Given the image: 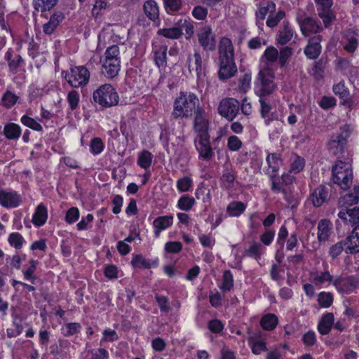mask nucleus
<instances>
[{
    "mask_svg": "<svg viewBox=\"0 0 359 359\" xmlns=\"http://www.w3.org/2000/svg\"><path fill=\"white\" fill-rule=\"evenodd\" d=\"M199 103L198 97L193 93L180 92L173 103L172 116L175 118H188L196 113Z\"/></svg>",
    "mask_w": 359,
    "mask_h": 359,
    "instance_id": "nucleus-1",
    "label": "nucleus"
},
{
    "mask_svg": "<svg viewBox=\"0 0 359 359\" xmlns=\"http://www.w3.org/2000/svg\"><path fill=\"white\" fill-rule=\"evenodd\" d=\"M102 72L108 78L115 77L121 67L120 50L117 45L109 46L101 59Z\"/></svg>",
    "mask_w": 359,
    "mask_h": 359,
    "instance_id": "nucleus-2",
    "label": "nucleus"
},
{
    "mask_svg": "<svg viewBox=\"0 0 359 359\" xmlns=\"http://www.w3.org/2000/svg\"><path fill=\"white\" fill-rule=\"evenodd\" d=\"M94 101L104 108L116 106L119 101L118 95L114 86L109 83L101 85L93 93Z\"/></svg>",
    "mask_w": 359,
    "mask_h": 359,
    "instance_id": "nucleus-3",
    "label": "nucleus"
},
{
    "mask_svg": "<svg viewBox=\"0 0 359 359\" xmlns=\"http://www.w3.org/2000/svg\"><path fill=\"white\" fill-rule=\"evenodd\" d=\"M348 163L341 161H337L332 169V180L334 184L346 190L352 183V170Z\"/></svg>",
    "mask_w": 359,
    "mask_h": 359,
    "instance_id": "nucleus-4",
    "label": "nucleus"
},
{
    "mask_svg": "<svg viewBox=\"0 0 359 359\" xmlns=\"http://www.w3.org/2000/svg\"><path fill=\"white\" fill-rule=\"evenodd\" d=\"M257 79L260 81V88L257 90V95L259 97L271 95L276 89V86L273 83L274 72L271 68L261 69Z\"/></svg>",
    "mask_w": 359,
    "mask_h": 359,
    "instance_id": "nucleus-5",
    "label": "nucleus"
},
{
    "mask_svg": "<svg viewBox=\"0 0 359 359\" xmlns=\"http://www.w3.org/2000/svg\"><path fill=\"white\" fill-rule=\"evenodd\" d=\"M65 79L74 88L85 86L89 81L90 72L84 66H75L66 74Z\"/></svg>",
    "mask_w": 359,
    "mask_h": 359,
    "instance_id": "nucleus-6",
    "label": "nucleus"
},
{
    "mask_svg": "<svg viewBox=\"0 0 359 359\" xmlns=\"http://www.w3.org/2000/svg\"><path fill=\"white\" fill-rule=\"evenodd\" d=\"M318 16L323 20L325 27H328L336 19V13L332 9V0H314Z\"/></svg>",
    "mask_w": 359,
    "mask_h": 359,
    "instance_id": "nucleus-7",
    "label": "nucleus"
},
{
    "mask_svg": "<svg viewBox=\"0 0 359 359\" xmlns=\"http://www.w3.org/2000/svg\"><path fill=\"white\" fill-rule=\"evenodd\" d=\"M333 285L341 294H351L359 289V276H339L333 281Z\"/></svg>",
    "mask_w": 359,
    "mask_h": 359,
    "instance_id": "nucleus-8",
    "label": "nucleus"
},
{
    "mask_svg": "<svg viewBox=\"0 0 359 359\" xmlns=\"http://www.w3.org/2000/svg\"><path fill=\"white\" fill-rule=\"evenodd\" d=\"M22 203V196L13 189H0V205L5 208H15Z\"/></svg>",
    "mask_w": 359,
    "mask_h": 359,
    "instance_id": "nucleus-9",
    "label": "nucleus"
},
{
    "mask_svg": "<svg viewBox=\"0 0 359 359\" xmlns=\"http://www.w3.org/2000/svg\"><path fill=\"white\" fill-rule=\"evenodd\" d=\"M194 129L197 133V136L208 135V120L204 109L198 107L195 113L194 121Z\"/></svg>",
    "mask_w": 359,
    "mask_h": 359,
    "instance_id": "nucleus-10",
    "label": "nucleus"
},
{
    "mask_svg": "<svg viewBox=\"0 0 359 359\" xmlns=\"http://www.w3.org/2000/svg\"><path fill=\"white\" fill-rule=\"evenodd\" d=\"M195 147L201 158L208 161L212 158L213 154L209 135L197 136L195 139Z\"/></svg>",
    "mask_w": 359,
    "mask_h": 359,
    "instance_id": "nucleus-11",
    "label": "nucleus"
},
{
    "mask_svg": "<svg viewBox=\"0 0 359 359\" xmlns=\"http://www.w3.org/2000/svg\"><path fill=\"white\" fill-rule=\"evenodd\" d=\"M297 21L304 36H308L311 33L316 34L323 30L320 22L312 17H306L303 19L298 18Z\"/></svg>",
    "mask_w": 359,
    "mask_h": 359,
    "instance_id": "nucleus-12",
    "label": "nucleus"
},
{
    "mask_svg": "<svg viewBox=\"0 0 359 359\" xmlns=\"http://www.w3.org/2000/svg\"><path fill=\"white\" fill-rule=\"evenodd\" d=\"M321 41L322 36L320 35L314 36L309 39L308 43L304 50V53L308 59L316 60L319 57L322 50Z\"/></svg>",
    "mask_w": 359,
    "mask_h": 359,
    "instance_id": "nucleus-13",
    "label": "nucleus"
},
{
    "mask_svg": "<svg viewBox=\"0 0 359 359\" xmlns=\"http://www.w3.org/2000/svg\"><path fill=\"white\" fill-rule=\"evenodd\" d=\"M333 92L335 95H338L341 99V104L346 107L349 111L353 108V100L350 94V92L344 85V82H339L333 86Z\"/></svg>",
    "mask_w": 359,
    "mask_h": 359,
    "instance_id": "nucleus-14",
    "label": "nucleus"
},
{
    "mask_svg": "<svg viewBox=\"0 0 359 359\" xmlns=\"http://www.w3.org/2000/svg\"><path fill=\"white\" fill-rule=\"evenodd\" d=\"M331 188L332 186L330 184L328 186L322 184L313 190L311 195V198L312 203L315 207L321 206L329 199Z\"/></svg>",
    "mask_w": 359,
    "mask_h": 359,
    "instance_id": "nucleus-15",
    "label": "nucleus"
},
{
    "mask_svg": "<svg viewBox=\"0 0 359 359\" xmlns=\"http://www.w3.org/2000/svg\"><path fill=\"white\" fill-rule=\"evenodd\" d=\"M198 41L201 46L205 50H214L216 41L212 36L210 27L205 26L201 28L198 34Z\"/></svg>",
    "mask_w": 359,
    "mask_h": 359,
    "instance_id": "nucleus-16",
    "label": "nucleus"
},
{
    "mask_svg": "<svg viewBox=\"0 0 359 359\" xmlns=\"http://www.w3.org/2000/svg\"><path fill=\"white\" fill-rule=\"evenodd\" d=\"M346 243L345 252L355 254L359 252V225H356L351 233L344 240Z\"/></svg>",
    "mask_w": 359,
    "mask_h": 359,
    "instance_id": "nucleus-17",
    "label": "nucleus"
},
{
    "mask_svg": "<svg viewBox=\"0 0 359 359\" xmlns=\"http://www.w3.org/2000/svg\"><path fill=\"white\" fill-rule=\"evenodd\" d=\"M174 217L172 215L159 216L153 222L154 234L158 238L161 233L170 227L173 224Z\"/></svg>",
    "mask_w": 359,
    "mask_h": 359,
    "instance_id": "nucleus-18",
    "label": "nucleus"
},
{
    "mask_svg": "<svg viewBox=\"0 0 359 359\" xmlns=\"http://www.w3.org/2000/svg\"><path fill=\"white\" fill-rule=\"evenodd\" d=\"M167 50L166 45H153V53L154 62L158 69H163L167 65Z\"/></svg>",
    "mask_w": 359,
    "mask_h": 359,
    "instance_id": "nucleus-19",
    "label": "nucleus"
},
{
    "mask_svg": "<svg viewBox=\"0 0 359 359\" xmlns=\"http://www.w3.org/2000/svg\"><path fill=\"white\" fill-rule=\"evenodd\" d=\"M48 219V210L43 203H40L36 208L32 215V222L36 227L42 226L45 224Z\"/></svg>",
    "mask_w": 359,
    "mask_h": 359,
    "instance_id": "nucleus-20",
    "label": "nucleus"
},
{
    "mask_svg": "<svg viewBox=\"0 0 359 359\" xmlns=\"http://www.w3.org/2000/svg\"><path fill=\"white\" fill-rule=\"evenodd\" d=\"M4 58L8 62L11 72L13 73L18 72L20 65L22 63L21 56L16 54L12 48H8L7 50L4 55Z\"/></svg>",
    "mask_w": 359,
    "mask_h": 359,
    "instance_id": "nucleus-21",
    "label": "nucleus"
},
{
    "mask_svg": "<svg viewBox=\"0 0 359 359\" xmlns=\"http://www.w3.org/2000/svg\"><path fill=\"white\" fill-rule=\"evenodd\" d=\"M64 15L62 12L53 13L48 22L43 25V31L46 34H51L60 23L63 20Z\"/></svg>",
    "mask_w": 359,
    "mask_h": 359,
    "instance_id": "nucleus-22",
    "label": "nucleus"
},
{
    "mask_svg": "<svg viewBox=\"0 0 359 359\" xmlns=\"http://www.w3.org/2000/svg\"><path fill=\"white\" fill-rule=\"evenodd\" d=\"M153 159L152 153L149 150L143 149L137 153V164L142 169L148 170L152 165Z\"/></svg>",
    "mask_w": 359,
    "mask_h": 359,
    "instance_id": "nucleus-23",
    "label": "nucleus"
},
{
    "mask_svg": "<svg viewBox=\"0 0 359 359\" xmlns=\"http://www.w3.org/2000/svg\"><path fill=\"white\" fill-rule=\"evenodd\" d=\"M334 317L332 313H327L323 315L318 325V332L323 335L327 334L334 325Z\"/></svg>",
    "mask_w": 359,
    "mask_h": 359,
    "instance_id": "nucleus-24",
    "label": "nucleus"
},
{
    "mask_svg": "<svg viewBox=\"0 0 359 359\" xmlns=\"http://www.w3.org/2000/svg\"><path fill=\"white\" fill-rule=\"evenodd\" d=\"M239 102L236 99L226 98V119L233 121L239 111Z\"/></svg>",
    "mask_w": 359,
    "mask_h": 359,
    "instance_id": "nucleus-25",
    "label": "nucleus"
},
{
    "mask_svg": "<svg viewBox=\"0 0 359 359\" xmlns=\"http://www.w3.org/2000/svg\"><path fill=\"white\" fill-rule=\"evenodd\" d=\"M4 133L7 139L17 140L21 135L22 130L18 124L8 123L4 126Z\"/></svg>",
    "mask_w": 359,
    "mask_h": 359,
    "instance_id": "nucleus-26",
    "label": "nucleus"
},
{
    "mask_svg": "<svg viewBox=\"0 0 359 359\" xmlns=\"http://www.w3.org/2000/svg\"><path fill=\"white\" fill-rule=\"evenodd\" d=\"M183 34L181 27L176 25L170 28H161L157 31V35L164 36L170 39H180Z\"/></svg>",
    "mask_w": 359,
    "mask_h": 359,
    "instance_id": "nucleus-27",
    "label": "nucleus"
},
{
    "mask_svg": "<svg viewBox=\"0 0 359 359\" xmlns=\"http://www.w3.org/2000/svg\"><path fill=\"white\" fill-rule=\"evenodd\" d=\"M144 11L147 16L152 21L158 19L159 8L157 3L154 0H148L144 4Z\"/></svg>",
    "mask_w": 359,
    "mask_h": 359,
    "instance_id": "nucleus-28",
    "label": "nucleus"
},
{
    "mask_svg": "<svg viewBox=\"0 0 359 359\" xmlns=\"http://www.w3.org/2000/svg\"><path fill=\"white\" fill-rule=\"evenodd\" d=\"M331 222L330 220L321 219L318 225V238L320 241H325L330 236Z\"/></svg>",
    "mask_w": 359,
    "mask_h": 359,
    "instance_id": "nucleus-29",
    "label": "nucleus"
},
{
    "mask_svg": "<svg viewBox=\"0 0 359 359\" xmlns=\"http://www.w3.org/2000/svg\"><path fill=\"white\" fill-rule=\"evenodd\" d=\"M196 203L194 197L184 194L180 197L177 202L176 207L182 211L189 212Z\"/></svg>",
    "mask_w": 359,
    "mask_h": 359,
    "instance_id": "nucleus-30",
    "label": "nucleus"
},
{
    "mask_svg": "<svg viewBox=\"0 0 359 359\" xmlns=\"http://www.w3.org/2000/svg\"><path fill=\"white\" fill-rule=\"evenodd\" d=\"M58 0H34L33 6L36 11L41 14L53 9Z\"/></svg>",
    "mask_w": 359,
    "mask_h": 359,
    "instance_id": "nucleus-31",
    "label": "nucleus"
},
{
    "mask_svg": "<svg viewBox=\"0 0 359 359\" xmlns=\"http://www.w3.org/2000/svg\"><path fill=\"white\" fill-rule=\"evenodd\" d=\"M194 181L191 177L184 176L176 182V188L180 193L189 192L193 189Z\"/></svg>",
    "mask_w": 359,
    "mask_h": 359,
    "instance_id": "nucleus-32",
    "label": "nucleus"
},
{
    "mask_svg": "<svg viewBox=\"0 0 359 359\" xmlns=\"http://www.w3.org/2000/svg\"><path fill=\"white\" fill-rule=\"evenodd\" d=\"M176 25L184 29L187 38L191 37L194 34V22L189 18H180L176 22Z\"/></svg>",
    "mask_w": 359,
    "mask_h": 359,
    "instance_id": "nucleus-33",
    "label": "nucleus"
},
{
    "mask_svg": "<svg viewBox=\"0 0 359 359\" xmlns=\"http://www.w3.org/2000/svg\"><path fill=\"white\" fill-rule=\"evenodd\" d=\"M18 100L19 97L16 94L9 90H6L1 98L0 104L7 109H10L18 102Z\"/></svg>",
    "mask_w": 359,
    "mask_h": 359,
    "instance_id": "nucleus-34",
    "label": "nucleus"
},
{
    "mask_svg": "<svg viewBox=\"0 0 359 359\" xmlns=\"http://www.w3.org/2000/svg\"><path fill=\"white\" fill-rule=\"evenodd\" d=\"M246 205L241 201H232L226 207V211L231 217H238L245 210Z\"/></svg>",
    "mask_w": 359,
    "mask_h": 359,
    "instance_id": "nucleus-35",
    "label": "nucleus"
},
{
    "mask_svg": "<svg viewBox=\"0 0 359 359\" xmlns=\"http://www.w3.org/2000/svg\"><path fill=\"white\" fill-rule=\"evenodd\" d=\"M293 36V31L287 21H283V29L279 32L278 42L280 45H285L289 42Z\"/></svg>",
    "mask_w": 359,
    "mask_h": 359,
    "instance_id": "nucleus-36",
    "label": "nucleus"
},
{
    "mask_svg": "<svg viewBox=\"0 0 359 359\" xmlns=\"http://www.w3.org/2000/svg\"><path fill=\"white\" fill-rule=\"evenodd\" d=\"M38 264V261L34 259H31L29 261V266L27 269H22V273L24 276V278L29 281L31 283L34 284L36 281V276H34V273L36 270V266Z\"/></svg>",
    "mask_w": 359,
    "mask_h": 359,
    "instance_id": "nucleus-37",
    "label": "nucleus"
},
{
    "mask_svg": "<svg viewBox=\"0 0 359 359\" xmlns=\"http://www.w3.org/2000/svg\"><path fill=\"white\" fill-rule=\"evenodd\" d=\"M278 324V318L275 314L264 315L260 320L262 327L265 330H273Z\"/></svg>",
    "mask_w": 359,
    "mask_h": 359,
    "instance_id": "nucleus-38",
    "label": "nucleus"
},
{
    "mask_svg": "<svg viewBox=\"0 0 359 359\" xmlns=\"http://www.w3.org/2000/svg\"><path fill=\"white\" fill-rule=\"evenodd\" d=\"M194 67L190 64L189 66V72H191L195 70L198 79H201L205 76V69L202 65V57L198 53H195L194 55Z\"/></svg>",
    "mask_w": 359,
    "mask_h": 359,
    "instance_id": "nucleus-39",
    "label": "nucleus"
},
{
    "mask_svg": "<svg viewBox=\"0 0 359 359\" xmlns=\"http://www.w3.org/2000/svg\"><path fill=\"white\" fill-rule=\"evenodd\" d=\"M8 244L16 250H20L26 243L24 237L18 232H12L8 236Z\"/></svg>",
    "mask_w": 359,
    "mask_h": 359,
    "instance_id": "nucleus-40",
    "label": "nucleus"
},
{
    "mask_svg": "<svg viewBox=\"0 0 359 359\" xmlns=\"http://www.w3.org/2000/svg\"><path fill=\"white\" fill-rule=\"evenodd\" d=\"M164 8L168 14L173 15L179 12L182 7V0H164Z\"/></svg>",
    "mask_w": 359,
    "mask_h": 359,
    "instance_id": "nucleus-41",
    "label": "nucleus"
},
{
    "mask_svg": "<svg viewBox=\"0 0 359 359\" xmlns=\"http://www.w3.org/2000/svg\"><path fill=\"white\" fill-rule=\"evenodd\" d=\"M81 325L79 323H69L64 325L61 329L62 334L65 337H70L81 332Z\"/></svg>",
    "mask_w": 359,
    "mask_h": 359,
    "instance_id": "nucleus-42",
    "label": "nucleus"
},
{
    "mask_svg": "<svg viewBox=\"0 0 359 359\" xmlns=\"http://www.w3.org/2000/svg\"><path fill=\"white\" fill-rule=\"evenodd\" d=\"M90 152L97 156L100 154L104 149V143L100 137H93L90 142Z\"/></svg>",
    "mask_w": 359,
    "mask_h": 359,
    "instance_id": "nucleus-43",
    "label": "nucleus"
},
{
    "mask_svg": "<svg viewBox=\"0 0 359 359\" xmlns=\"http://www.w3.org/2000/svg\"><path fill=\"white\" fill-rule=\"evenodd\" d=\"M264 252L263 246L257 242L253 243L251 246L245 251V255L248 257H253L257 260L259 259Z\"/></svg>",
    "mask_w": 359,
    "mask_h": 359,
    "instance_id": "nucleus-44",
    "label": "nucleus"
},
{
    "mask_svg": "<svg viewBox=\"0 0 359 359\" xmlns=\"http://www.w3.org/2000/svg\"><path fill=\"white\" fill-rule=\"evenodd\" d=\"M87 356L89 359H109V353L104 348H92L88 351Z\"/></svg>",
    "mask_w": 359,
    "mask_h": 359,
    "instance_id": "nucleus-45",
    "label": "nucleus"
},
{
    "mask_svg": "<svg viewBox=\"0 0 359 359\" xmlns=\"http://www.w3.org/2000/svg\"><path fill=\"white\" fill-rule=\"evenodd\" d=\"M343 201L344 203L348 205L358 203L359 201V186H354L353 191L343 197Z\"/></svg>",
    "mask_w": 359,
    "mask_h": 359,
    "instance_id": "nucleus-46",
    "label": "nucleus"
},
{
    "mask_svg": "<svg viewBox=\"0 0 359 359\" xmlns=\"http://www.w3.org/2000/svg\"><path fill=\"white\" fill-rule=\"evenodd\" d=\"M280 161V155L277 153L269 154L266 157L269 167L271 168L273 172L279 170Z\"/></svg>",
    "mask_w": 359,
    "mask_h": 359,
    "instance_id": "nucleus-47",
    "label": "nucleus"
},
{
    "mask_svg": "<svg viewBox=\"0 0 359 359\" xmlns=\"http://www.w3.org/2000/svg\"><path fill=\"white\" fill-rule=\"evenodd\" d=\"M131 264L135 268L149 269L152 266L149 260L146 259L142 255H137L131 260Z\"/></svg>",
    "mask_w": 359,
    "mask_h": 359,
    "instance_id": "nucleus-48",
    "label": "nucleus"
},
{
    "mask_svg": "<svg viewBox=\"0 0 359 359\" xmlns=\"http://www.w3.org/2000/svg\"><path fill=\"white\" fill-rule=\"evenodd\" d=\"M20 121H21V123L24 126H25L34 130L39 132V131H42V130H43V128L40 123H39L34 118H32L27 115H23L21 117Z\"/></svg>",
    "mask_w": 359,
    "mask_h": 359,
    "instance_id": "nucleus-49",
    "label": "nucleus"
},
{
    "mask_svg": "<svg viewBox=\"0 0 359 359\" xmlns=\"http://www.w3.org/2000/svg\"><path fill=\"white\" fill-rule=\"evenodd\" d=\"M237 67L232 57H229L226 53V79L231 78L236 74Z\"/></svg>",
    "mask_w": 359,
    "mask_h": 359,
    "instance_id": "nucleus-50",
    "label": "nucleus"
},
{
    "mask_svg": "<svg viewBox=\"0 0 359 359\" xmlns=\"http://www.w3.org/2000/svg\"><path fill=\"white\" fill-rule=\"evenodd\" d=\"M293 49L291 47L285 46L280 49L279 64L280 67L283 68L285 66L287 61L292 56Z\"/></svg>",
    "mask_w": 359,
    "mask_h": 359,
    "instance_id": "nucleus-51",
    "label": "nucleus"
},
{
    "mask_svg": "<svg viewBox=\"0 0 359 359\" xmlns=\"http://www.w3.org/2000/svg\"><path fill=\"white\" fill-rule=\"evenodd\" d=\"M318 302L321 307L327 308L333 302V296L330 292H322L318 295Z\"/></svg>",
    "mask_w": 359,
    "mask_h": 359,
    "instance_id": "nucleus-52",
    "label": "nucleus"
},
{
    "mask_svg": "<svg viewBox=\"0 0 359 359\" xmlns=\"http://www.w3.org/2000/svg\"><path fill=\"white\" fill-rule=\"evenodd\" d=\"M119 269L114 264H107L104 268V274L108 279H116L119 277Z\"/></svg>",
    "mask_w": 359,
    "mask_h": 359,
    "instance_id": "nucleus-53",
    "label": "nucleus"
},
{
    "mask_svg": "<svg viewBox=\"0 0 359 359\" xmlns=\"http://www.w3.org/2000/svg\"><path fill=\"white\" fill-rule=\"evenodd\" d=\"M182 250V244L179 241H169L165 243L164 250L169 254H177Z\"/></svg>",
    "mask_w": 359,
    "mask_h": 359,
    "instance_id": "nucleus-54",
    "label": "nucleus"
},
{
    "mask_svg": "<svg viewBox=\"0 0 359 359\" xmlns=\"http://www.w3.org/2000/svg\"><path fill=\"white\" fill-rule=\"evenodd\" d=\"M345 241H341L330 247L329 254L332 259H335L341 253L343 250L345 251Z\"/></svg>",
    "mask_w": 359,
    "mask_h": 359,
    "instance_id": "nucleus-55",
    "label": "nucleus"
},
{
    "mask_svg": "<svg viewBox=\"0 0 359 359\" xmlns=\"http://www.w3.org/2000/svg\"><path fill=\"white\" fill-rule=\"evenodd\" d=\"M80 216V211L76 207L69 208L65 215V221L68 224L76 222Z\"/></svg>",
    "mask_w": 359,
    "mask_h": 359,
    "instance_id": "nucleus-56",
    "label": "nucleus"
},
{
    "mask_svg": "<svg viewBox=\"0 0 359 359\" xmlns=\"http://www.w3.org/2000/svg\"><path fill=\"white\" fill-rule=\"evenodd\" d=\"M80 101L79 93L76 90H71L67 95V102L72 110L77 108Z\"/></svg>",
    "mask_w": 359,
    "mask_h": 359,
    "instance_id": "nucleus-57",
    "label": "nucleus"
},
{
    "mask_svg": "<svg viewBox=\"0 0 359 359\" xmlns=\"http://www.w3.org/2000/svg\"><path fill=\"white\" fill-rule=\"evenodd\" d=\"M102 337L100 340V343L114 341L118 339V335L114 330L107 328L104 330L102 332Z\"/></svg>",
    "mask_w": 359,
    "mask_h": 359,
    "instance_id": "nucleus-58",
    "label": "nucleus"
},
{
    "mask_svg": "<svg viewBox=\"0 0 359 359\" xmlns=\"http://www.w3.org/2000/svg\"><path fill=\"white\" fill-rule=\"evenodd\" d=\"M325 281L333 283V276L328 271L322 272L320 274L313 276V283L316 285H321Z\"/></svg>",
    "mask_w": 359,
    "mask_h": 359,
    "instance_id": "nucleus-59",
    "label": "nucleus"
},
{
    "mask_svg": "<svg viewBox=\"0 0 359 359\" xmlns=\"http://www.w3.org/2000/svg\"><path fill=\"white\" fill-rule=\"evenodd\" d=\"M285 15V13L280 10L276 13V14L274 15H269L268 20L266 21V25L269 27H276L278 23L280 22V20H282Z\"/></svg>",
    "mask_w": 359,
    "mask_h": 359,
    "instance_id": "nucleus-60",
    "label": "nucleus"
},
{
    "mask_svg": "<svg viewBox=\"0 0 359 359\" xmlns=\"http://www.w3.org/2000/svg\"><path fill=\"white\" fill-rule=\"evenodd\" d=\"M201 245L206 248H212L215 243V238L210 234H201L198 236Z\"/></svg>",
    "mask_w": 359,
    "mask_h": 359,
    "instance_id": "nucleus-61",
    "label": "nucleus"
},
{
    "mask_svg": "<svg viewBox=\"0 0 359 359\" xmlns=\"http://www.w3.org/2000/svg\"><path fill=\"white\" fill-rule=\"evenodd\" d=\"M191 14L195 19L204 20L208 15V9L201 6H196L193 8Z\"/></svg>",
    "mask_w": 359,
    "mask_h": 359,
    "instance_id": "nucleus-62",
    "label": "nucleus"
},
{
    "mask_svg": "<svg viewBox=\"0 0 359 359\" xmlns=\"http://www.w3.org/2000/svg\"><path fill=\"white\" fill-rule=\"evenodd\" d=\"M242 146L241 140L235 135H231L227 140V147L231 151H238Z\"/></svg>",
    "mask_w": 359,
    "mask_h": 359,
    "instance_id": "nucleus-63",
    "label": "nucleus"
},
{
    "mask_svg": "<svg viewBox=\"0 0 359 359\" xmlns=\"http://www.w3.org/2000/svg\"><path fill=\"white\" fill-rule=\"evenodd\" d=\"M347 213L350 217L348 222L353 225H359V205L352 209H347Z\"/></svg>",
    "mask_w": 359,
    "mask_h": 359,
    "instance_id": "nucleus-64",
    "label": "nucleus"
}]
</instances>
